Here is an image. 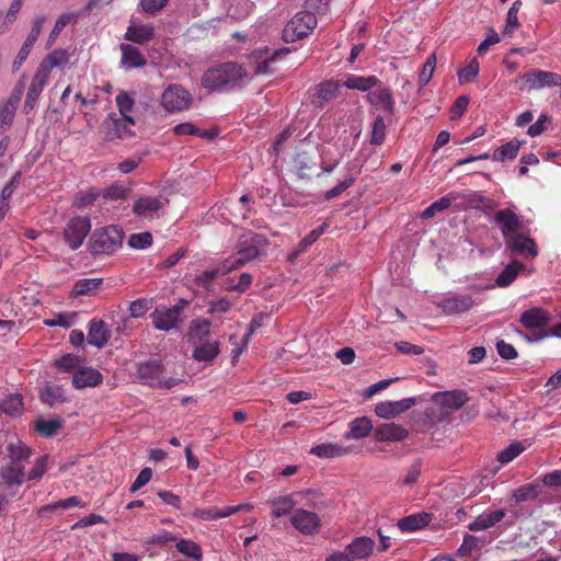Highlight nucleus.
I'll return each mask as SVG.
<instances>
[{
  "mask_svg": "<svg viewBox=\"0 0 561 561\" xmlns=\"http://www.w3.org/2000/svg\"><path fill=\"white\" fill-rule=\"evenodd\" d=\"M537 486L534 484H526L516 489L513 493V499L516 503L526 502L537 497Z\"/></svg>",
  "mask_w": 561,
  "mask_h": 561,
  "instance_id": "obj_59",
  "label": "nucleus"
},
{
  "mask_svg": "<svg viewBox=\"0 0 561 561\" xmlns=\"http://www.w3.org/2000/svg\"><path fill=\"white\" fill-rule=\"evenodd\" d=\"M480 66L478 59L472 58L468 65L458 70V79L460 83H468L473 81L479 75Z\"/></svg>",
  "mask_w": 561,
  "mask_h": 561,
  "instance_id": "obj_50",
  "label": "nucleus"
},
{
  "mask_svg": "<svg viewBox=\"0 0 561 561\" xmlns=\"http://www.w3.org/2000/svg\"><path fill=\"white\" fill-rule=\"evenodd\" d=\"M551 320V314L540 308L533 307L525 310L519 318L520 324L533 332V339L530 341H541L549 337V330L546 329Z\"/></svg>",
  "mask_w": 561,
  "mask_h": 561,
  "instance_id": "obj_6",
  "label": "nucleus"
},
{
  "mask_svg": "<svg viewBox=\"0 0 561 561\" xmlns=\"http://www.w3.org/2000/svg\"><path fill=\"white\" fill-rule=\"evenodd\" d=\"M192 101V94L180 84H170L161 95V105L169 113L187 110Z\"/></svg>",
  "mask_w": 561,
  "mask_h": 561,
  "instance_id": "obj_7",
  "label": "nucleus"
},
{
  "mask_svg": "<svg viewBox=\"0 0 561 561\" xmlns=\"http://www.w3.org/2000/svg\"><path fill=\"white\" fill-rule=\"evenodd\" d=\"M122 66L126 69L139 68L144 67L147 64L145 56L140 53V50L130 45V44H122Z\"/></svg>",
  "mask_w": 561,
  "mask_h": 561,
  "instance_id": "obj_24",
  "label": "nucleus"
},
{
  "mask_svg": "<svg viewBox=\"0 0 561 561\" xmlns=\"http://www.w3.org/2000/svg\"><path fill=\"white\" fill-rule=\"evenodd\" d=\"M373 548L374 541L368 537H358L346 547L354 561L368 557Z\"/></svg>",
  "mask_w": 561,
  "mask_h": 561,
  "instance_id": "obj_29",
  "label": "nucleus"
},
{
  "mask_svg": "<svg viewBox=\"0 0 561 561\" xmlns=\"http://www.w3.org/2000/svg\"><path fill=\"white\" fill-rule=\"evenodd\" d=\"M152 244L150 232L133 233L129 236L128 245L133 249L145 250Z\"/></svg>",
  "mask_w": 561,
  "mask_h": 561,
  "instance_id": "obj_56",
  "label": "nucleus"
},
{
  "mask_svg": "<svg viewBox=\"0 0 561 561\" xmlns=\"http://www.w3.org/2000/svg\"><path fill=\"white\" fill-rule=\"evenodd\" d=\"M386 138V123L381 116L375 119L371 130V144L380 145Z\"/></svg>",
  "mask_w": 561,
  "mask_h": 561,
  "instance_id": "obj_60",
  "label": "nucleus"
},
{
  "mask_svg": "<svg viewBox=\"0 0 561 561\" xmlns=\"http://www.w3.org/2000/svg\"><path fill=\"white\" fill-rule=\"evenodd\" d=\"M353 184H354V179L352 176L346 178V179L340 181L333 188L327 191L324 194V198L327 201L335 198V197L340 196L345 190H347Z\"/></svg>",
  "mask_w": 561,
  "mask_h": 561,
  "instance_id": "obj_61",
  "label": "nucleus"
},
{
  "mask_svg": "<svg viewBox=\"0 0 561 561\" xmlns=\"http://www.w3.org/2000/svg\"><path fill=\"white\" fill-rule=\"evenodd\" d=\"M153 31L154 30L151 24L130 25L127 28L125 37L130 42L145 44L152 38Z\"/></svg>",
  "mask_w": 561,
  "mask_h": 561,
  "instance_id": "obj_31",
  "label": "nucleus"
},
{
  "mask_svg": "<svg viewBox=\"0 0 561 561\" xmlns=\"http://www.w3.org/2000/svg\"><path fill=\"white\" fill-rule=\"evenodd\" d=\"M416 404V398L410 397L401 400L388 401V419L400 415Z\"/></svg>",
  "mask_w": 561,
  "mask_h": 561,
  "instance_id": "obj_48",
  "label": "nucleus"
},
{
  "mask_svg": "<svg viewBox=\"0 0 561 561\" xmlns=\"http://www.w3.org/2000/svg\"><path fill=\"white\" fill-rule=\"evenodd\" d=\"M111 337L110 330L105 322L100 319H92L88 328V343L98 348L104 347Z\"/></svg>",
  "mask_w": 561,
  "mask_h": 561,
  "instance_id": "obj_18",
  "label": "nucleus"
},
{
  "mask_svg": "<svg viewBox=\"0 0 561 561\" xmlns=\"http://www.w3.org/2000/svg\"><path fill=\"white\" fill-rule=\"evenodd\" d=\"M7 449L9 453L10 461L12 462L25 465L31 456L30 448L21 442L9 444Z\"/></svg>",
  "mask_w": 561,
  "mask_h": 561,
  "instance_id": "obj_42",
  "label": "nucleus"
},
{
  "mask_svg": "<svg viewBox=\"0 0 561 561\" xmlns=\"http://www.w3.org/2000/svg\"><path fill=\"white\" fill-rule=\"evenodd\" d=\"M436 61L437 60L435 54H432L427 57L426 61L424 62L419 75V84L421 88L425 87L433 77L436 67Z\"/></svg>",
  "mask_w": 561,
  "mask_h": 561,
  "instance_id": "obj_54",
  "label": "nucleus"
},
{
  "mask_svg": "<svg viewBox=\"0 0 561 561\" xmlns=\"http://www.w3.org/2000/svg\"><path fill=\"white\" fill-rule=\"evenodd\" d=\"M130 125L131 124H129L128 121H125L124 117H116L115 114H110L103 123V126L105 128V140L110 141L116 138H124L130 136Z\"/></svg>",
  "mask_w": 561,
  "mask_h": 561,
  "instance_id": "obj_16",
  "label": "nucleus"
},
{
  "mask_svg": "<svg viewBox=\"0 0 561 561\" xmlns=\"http://www.w3.org/2000/svg\"><path fill=\"white\" fill-rule=\"evenodd\" d=\"M339 92V84L332 81H327L318 85L314 94L312 95V105L321 108L325 103L335 99Z\"/></svg>",
  "mask_w": 561,
  "mask_h": 561,
  "instance_id": "obj_25",
  "label": "nucleus"
},
{
  "mask_svg": "<svg viewBox=\"0 0 561 561\" xmlns=\"http://www.w3.org/2000/svg\"><path fill=\"white\" fill-rule=\"evenodd\" d=\"M80 365V357L73 354L62 355L60 358L55 360V366L61 371H70L78 369Z\"/></svg>",
  "mask_w": 561,
  "mask_h": 561,
  "instance_id": "obj_58",
  "label": "nucleus"
},
{
  "mask_svg": "<svg viewBox=\"0 0 561 561\" xmlns=\"http://www.w3.org/2000/svg\"><path fill=\"white\" fill-rule=\"evenodd\" d=\"M124 231L121 227L111 225L96 230L91 237V252L98 254H111L123 242Z\"/></svg>",
  "mask_w": 561,
  "mask_h": 561,
  "instance_id": "obj_4",
  "label": "nucleus"
},
{
  "mask_svg": "<svg viewBox=\"0 0 561 561\" xmlns=\"http://www.w3.org/2000/svg\"><path fill=\"white\" fill-rule=\"evenodd\" d=\"M149 300L139 298L130 302L129 313L133 318H140L149 310Z\"/></svg>",
  "mask_w": 561,
  "mask_h": 561,
  "instance_id": "obj_63",
  "label": "nucleus"
},
{
  "mask_svg": "<svg viewBox=\"0 0 561 561\" xmlns=\"http://www.w3.org/2000/svg\"><path fill=\"white\" fill-rule=\"evenodd\" d=\"M317 26V19L309 11L297 12L285 25L283 39L286 43H295L309 36Z\"/></svg>",
  "mask_w": 561,
  "mask_h": 561,
  "instance_id": "obj_5",
  "label": "nucleus"
},
{
  "mask_svg": "<svg viewBox=\"0 0 561 561\" xmlns=\"http://www.w3.org/2000/svg\"><path fill=\"white\" fill-rule=\"evenodd\" d=\"M101 284L102 278H81L75 283L72 291L76 296L91 295Z\"/></svg>",
  "mask_w": 561,
  "mask_h": 561,
  "instance_id": "obj_43",
  "label": "nucleus"
},
{
  "mask_svg": "<svg viewBox=\"0 0 561 561\" xmlns=\"http://www.w3.org/2000/svg\"><path fill=\"white\" fill-rule=\"evenodd\" d=\"M348 432L344 435L347 439H360L366 437L373 430L371 421L366 417H356L350 425Z\"/></svg>",
  "mask_w": 561,
  "mask_h": 561,
  "instance_id": "obj_28",
  "label": "nucleus"
},
{
  "mask_svg": "<svg viewBox=\"0 0 561 561\" xmlns=\"http://www.w3.org/2000/svg\"><path fill=\"white\" fill-rule=\"evenodd\" d=\"M241 506H226L222 508L208 507L201 508L195 512V516L204 520H214L218 518L228 517L237 512H240Z\"/></svg>",
  "mask_w": 561,
  "mask_h": 561,
  "instance_id": "obj_34",
  "label": "nucleus"
},
{
  "mask_svg": "<svg viewBox=\"0 0 561 561\" xmlns=\"http://www.w3.org/2000/svg\"><path fill=\"white\" fill-rule=\"evenodd\" d=\"M310 453L320 458H334L347 453V448L337 444H319L311 448Z\"/></svg>",
  "mask_w": 561,
  "mask_h": 561,
  "instance_id": "obj_39",
  "label": "nucleus"
},
{
  "mask_svg": "<svg viewBox=\"0 0 561 561\" xmlns=\"http://www.w3.org/2000/svg\"><path fill=\"white\" fill-rule=\"evenodd\" d=\"M432 520V515L426 512L411 514L398 520L397 526L401 531H416L426 527Z\"/></svg>",
  "mask_w": 561,
  "mask_h": 561,
  "instance_id": "obj_23",
  "label": "nucleus"
},
{
  "mask_svg": "<svg viewBox=\"0 0 561 561\" xmlns=\"http://www.w3.org/2000/svg\"><path fill=\"white\" fill-rule=\"evenodd\" d=\"M394 347L397 352L404 355H421L424 353V348L416 344H411L405 341H400L394 343Z\"/></svg>",
  "mask_w": 561,
  "mask_h": 561,
  "instance_id": "obj_64",
  "label": "nucleus"
},
{
  "mask_svg": "<svg viewBox=\"0 0 561 561\" xmlns=\"http://www.w3.org/2000/svg\"><path fill=\"white\" fill-rule=\"evenodd\" d=\"M468 203L476 209H480L484 213L493 210L497 203L481 194L480 192H471L467 197Z\"/></svg>",
  "mask_w": 561,
  "mask_h": 561,
  "instance_id": "obj_41",
  "label": "nucleus"
},
{
  "mask_svg": "<svg viewBox=\"0 0 561 561\" xmlns=\"http://www.w3.org/2000/svg\"><path fill=\"white\" fill-rule=\"evenodd\" d=\"M176 549L183 553L184 556L194 559L195 561H202L203 552L201 547L190 540V539H180L176 541Z\"/></svg>",
  "mask_w": 561,
  "mask_h": 561,
  "instance_id": "obj_46",
  "label": "nucleus"
},
{
  "mask_svg": "<svg viewBox=\"0 0 561 561\" xmlns=\"http://www.w3.org/2000/svg\"><path fill=\"white\" fill-rule=\"evenodd\" d=\"M458 197H459L458 193L451 192V193L438 198L431 205H432L433 209L436 211V214L443 213L444 210L448 209L451 206L453 202H455Z\"/></svg>",
  "mask_w": 561,
  "mask_h": 561,
  "instance_id": "obj_62",
  "label": "nucleus"
},
{
  "mask_svg": "<svg viewBox=\"0 0 561 561\" xmlns=\"http://www.w3.org/2000/svg\"><path fill=\"white\" fill-rule=\"evenodd\" d=\"M193 357L198 362H211L219 354L218 341H201L193 343Z\"/></svg>",
  "mask_w": 561,
  "mask_h": 561,
  "instance_id": "obj_26",
  "label": "nucleus"
},
{
  "mask_svg": "<svg viewBox=\"0 0 561 561\" xmlns=\"http://www.w3.org/2000/svg\"><path fill=\"white\" fill-rule=\"evenodd\" d=\"M520 146L522 141H519L518 139H513L499 147L493 152L492 159L494 161L513 160L517 157Z\"/></svg>",
  "mask_w": 561,
  "mask_h": 561,
  "instance_id": "obj_38",
  "label": "nucleus"
},
{
  "mask_svg": "<svg viewBox=\"0 0 561 561\" xmlns=\"http://www.w3.org/2000/svg\"><path fill=\"white\" fill-rule=\"evenodd\" d=\"M1 478L7 484H21L24 481V463L9 461L1 469Z\"/></svg>",
  "mask_w": 561,
  "mask_h": 561,
  "instance_id": "obj_33",
  "label": "nucleus"
},
{
  "mask_svg": "<svg viewBox=\"0 0 561 561\" xmlns=\"http://www.w3.org/2000/svg\"><path fill=\"white\" fill-rule=\"evenodd\" d=\"M247 76L234 62H224L207 69L202 76V85L211 92H225L239 85Z\"/></svg>",
  "mask_w": 561,
  "mask_h": 561,
  "instance_id": "obj_1",
  "label": "nucleus"
},
{
  "mask_svg": "<svg viewBox=\"0 0 561 561\" xmlns=\"http://www.w3.org/2000/svg\"><path fill=\"white\" fill-rule=\"evenodd\" d=\"M473 306V299L468 295L454 296L444 298L438 307L446 313H461L466 312Z\"/></svg>",
  "mask_w": 561,
  "mask_h": 561,
  "instance_id": "obj_22",
  "label": "nucleus"
},
{
  "mask_svg": "<svg viewBox=\"0 0 561 561\" xmlns=\"http://www.w3.org/2000/svg\"><path fill=\"white\" fill-rule=\"evenodd\" d=\"M290 522L295 529L307 536L316 534L321 527L320 517L316 513L304 508L294 511Z\"/></svg>",
  "mask_w": 561,
  "mask_h": 561,
  "instance_id": "obj_12",
  "label": "nucleus"
},
{
  "mask_svg": "<svg viewBox=\"0 0 561 561\" xmlns=\"http://www.w3.org/2000/svg\"><path fill=\"white\" fill-rule=\"evenodd\" d=\"M524 446L519 442L512 443L508 447L504 448L497 454V461L505 465L517 458L523 451Z\"/></svg>",
  "mask_w": 561,
  "mask_h": 561,
  "instance_id": "obj_49",
  "label": "nucleus"
},
{
  "mask_svg": "<svg viewBox=\"0 0 561 561\" xmlns=\"http://www.w3.org/2000/svg\"><path fill=\"white\" fill-rule=\"evenodd\" d=\"M506 515L504 510H495L484 512L479 515L473 522L468 525V528L471 531H481L493 527L495 524L500 523Z\"/></svg>",
  "mask_w": 561,
  "mask_h": 561,
  "instance_id": "obj_21",
  "label": "nucleus"
},
{
  "mask_svg": "<svg viewBox=\"0 0 561 561\" xmlns=\"http://www.w3.org/2000/svg\"><path fill=\"white\" fill-rule=\"evenodd\" d=\"M437 398L443 407L454 410L460 409L469 400L467 393L462 390L446 391L437 394Z\"/></svg>",
  "mask_w": 561,
  "mask_h": 561,
  "instance_id": "obj_30",
  "label": "nucleus"
},
{
  "mask_svg": "<svg viewBox=\"0 0 561 561\" xmlns=\"http://www.w3.org/2000/svg\"><path fill=\"white\" fill-rule=\"evenodd\" d=\"M522 80L527 84L529 90L561 85V76L559 73L540 69L525 73Z\"/></svg>",
  "mask_w": 561,
  "mask_h": 561,
  "instance_id": "obj_11",
  "label": "nucleus"
},
{
  "mask_svg": "<svg viewBox=\"0 0 561 561\" xmlns=\"http://www.w3.org/2000/svg\"><path fill=\"white\" fill-rule=\"evenodd\" d=\"M91 230V221L87 216L71 218L65 230L64 239L72 250L80 248Z\"/></svg>",
  "mask_w": 561,
  "mask_h": 561,
  "instance_id": "obj_8",
  "label": "nucleus"
},
{
  "mask_svg": "<svg viewBox=\"0 0 561 561\" xmlns=\"http://www.w3.org/2000/svg\"><path fill=\"white\" fill-rule=\"evenodd\" d=\"M129 193V188L122 183H113L102 192V196L110 201L125 199Z\"/></svg>",
  "mask_w": 561,
  "mask_h": 561,
  "instance_id": "obj_53",
  "label": "nucleus"
},
{
  "mask_svg": "<svg viewBox=\"0 0 561 561\" xmlns=\"http://www.w3.org/2000/svg\"><path fill=\"white\" fill-rule=\"evenodd\" d=\"M524 264L518 261L511 262L496 277V285L500 287H506L511 285L516 279L519 272L524 270Z\"/></svg>",
  "mask_w": 561,
  "mask_h": 561,
  "instance_id": "obj_37",
  "label": "nucleus"
},
{
  "mask_svg": "<svg viewBox=\"0 0 561 561\" xmlns=\"http://www.w3.org/2000/svg\"><path fill=\"white\" fill-rule=\"evenodd\" d=\"M61 424L60 420H41L36 422L35 428L42 436L51 437L61 427Z\"/></svg>",
  "mask_w": 561,
  "mask_h": 561,
  "instance_id": "obj_55",
  "label": "nucleus"
},
{
  "mask_svg": "<svg viewBox=\"0 0 561 561\" xmlns=\"http://www.w3.org/2000/svg\"><path fill=\"white\" fill-rule=\"evenodd\" d=\"M100 196V191L96 187H91L88 191H81L76 194L73 199V206L87 207L92 205Z\"/></svg>",
  "mask_w": 561,
  "mask_h": 561,
  "instance_id": "obj_52",
  "label": "nucleus"
},
{
  "mask_svg": "<svg viewBox=\"0 0 561 561\" xmlns=\"http://www.w3.org/2000/svg\"><path fill=\"white\" fill-rule=\"evenodd\" d=\"M376 82L377 80L375 77L350 76L344 81V85L347 89L369 91L375 87Z\"/></svg>",
  "mask_w": 561,
  "mask_h": 561,
  "instance_id": "obj_45",
  "label": "nucleus"
},
{
  "mask_svg": "<svg viewBox=\"0 0 561 561\" xmlns=\"http://www.w3.org/2000/svg\"><path fill=\"white\" fill-rule=\"evenodd\" d=\"M134 99L127 92H119L116 96V105L122 117L129 124H135L134 118L129 115L134 107Z\"/></svg>",
  "mask_w": 561,
  "mask_h": 561,
  "instance_id": "obj_44",
  "label": "nucleus"
},
{
  "mask_svg": "<svg viewBox=\"0 0 561 561\" xmlns=\"http://www.w3.org/2000/svg\"><path fill=\"white\" fill-rule=\"evenodd\" d=\"M41 400L49 407H55L66 401L65 391L61 386L46 385L39 391Z\"/></svg>",
  "mask_w": 561,
  "mask_h": 561,
  "instance_id": "obj_32",
  "label": "nucleus"
},
{
  "mask_svg": "<svg viewBox=\"0 0 561 561\" xmlns=\"http://www.w3.org/2000/svg\"><path fill=\"white\" fill-rule=\"evenodd\" d=\"M520 8H522V1L516 0L513 2L511 8L508 9L507 15H506V23L502 31L503 35L512 36L515 33V31L519 27L520 24L518 22L517 14H518Z\"/></svg>",
  "mask_w": 561,
  "mask_h": 561,
  "instance_id": "obj_40",
  "label": "nucleus"
},
{
  "mask_svg": "<svg viewBox=\"0 0 561 561\" xmlns=\"http://www.w3.org/2000/svg\"><path fill=\"white\" fill-rule=\"evenodd\" d=\"M87 504L79 496H70L42 507V511L56 508L85 507Z\"/></svg>",
  "mask_w": 561,
  "mask_h": 561,
  "instance_id": "obj_57",
  "label": "nucleus"
},
{
  "mask_svg": "<svg viewBox=\"0 0 561 561\" xmlns=\"http://www.w3.org/2000/svg\"><path fill=\"white\" fill-rule=\"evenodd\" d=\"M164 367L159 359H149L140 362L137 365V377L146 385L163 389H171L179 383L176 378H165L163 376Z\"/></svg>",
  "mask_w": 561,
  "mask_h": 561,
  "instance_id": "obj_3",
  "label": "nucleus"
},
{
  "mask_svg": "<svg viewBox=\"0 0 561 561\" xmlns=\"http://www.w3.org/2000/svg\"><path fill=\"white\" fill-rule=\"evenodd\" d=\"M296 505V501L291 494L278 496L271 500L272 516L280 518L290 514Z\"/></svg>",
  "mask_w": 561,
  "mask_h": 561,
  "instance_id": "obj_35",
  "label": "nucleus"
},
{
  "mask_svg": "<svg viewBox=\"0 0 561 561\" xmlns=\"http://www.w3.org/2000/svg\"><path fill=\"white\" fill-rule=\"evenodd\" d=\"M494 222L499 226L504 240L519 232L523 228L520 217L511 208L500 209L494 214Z\"/></svg>",
  "mask_w": 561,
  "mask_h": 561,
  "instance_id": "obj_13",
  "label": "nucleus"
},
{
  "mask_svg": "<svg viewBox=\"0 0 561 561\" xmlns=\"http://www.w3.org/2000/svg\"><path fill=\"white\" fill-rule=\"evenodd\" d=\"M69 55L65 49H55L49 53L39 64L38 69L43 72L50 75L55 67L64 66L68 62Z\"/></svg>",
  "mask_w": 561,
  "mask_h": 561,
  "instance_id": "obj_27",
  "label": "nucleus"
},
{
  "mask_svg": "<svg viewBox=\"0 0 561 561\" xmlns=\"http://www.w3.org/2000/svg\"><path fill=\"white\" fill-rule=\"evenodd\" d=\"M76 20L75 13H62L57 21L55 22V25L48 36L47 44L53 45L60 32L71 22Z\"/></svg>",
  "mask_w": 561,
  "mask_h": 561,
  "instance_id": "obj_51",
  "label": "nucleus"
},
{
  "mask_svg": "<svg viewBox=\"0 0 561 561\" xmlns=\"http://www.w3.org/2000/svg\"><path fill=\"white\" fill-rule=\"evenodd\" d=\"M162 207L161 198L142 195L134 202L133 211L140 218L152 219Z\"/></svg>",
  "mask_w": 561,
  "mask_h": 561,
  "instance_id": "obj_15",
  "label": "nucleus"
},
{
  "mask_svg": "<svg viewBox=\"0 0 561 561\" xmlns=\"http://www.w3.org/2000/svg\"><path fill=\"white\" fill-rule=\"evenodd\" d=\"M233 265L230 264V262H227L226 260L222 261L218 266L208 268L197 275L195 277V284L197 286H201L205 289H208L214 282L219 276L226 275L227 273H230L233 271Z\"/></svg>",
  "mask_w": 561,
  "mask_h": 561,
  "instance_id": "obj_20",
  "label": "nucleus"
},
{
  "mask_svg": "<svg viewBox=\"0 0 561 561\" xmlns=\"http://www.w3.org/2000/svg\"><path fill=\"white\" fill-rule=\"evenodd\" d=\"M505 243L514 254H525L530 257H535L538 254L537 245L534 239L519 232L506 239Z\"/></svg>",
  "mask_w": 561,
  "mask_h": 561,
  "instance_id": "obj_17",
  "label": "nucleus"
},
{
  "mask_svg": "<svg viewBox=\"0 0 561 561\" xmlns=\"http://www.w3.org/2000/svg\"><path fill=\"white\" fill-rule=\"evenodd\" d=\"M210 321L207 319H197L191 322L188 339L192 343L209 340Z\"/></svg>",
  "mask_w": 561,
  "mask_h": 561,
  "instance_id": "obj_36",
  "label": "nucleus"
},
{
  "mask_svg": "<svg viewBox=\"0 0 561 561\" xmlns=\"http://www.w3.org/2000/svg\"><path fill=\"white\" fill-rule=\"evenodd\" d=\"M102 382V375L92 367H79L72 377V385L77 389L95 387Z\"/></svg>",
  "mask_w": 561,
  "mask_h": 561,
  "instance_id": "obj_19",
  "label": "nucleus"
},
{
  "mask_svg": "<svg viewBox=\"0 0 561 561\" xmlns=\"http://www.w3.org/2000/svg\"><path fill=\"white\" fill-rule=\"evenodd\" d=\"M22 405V397L18 393H11L0 402V410L9 415L16 416L21 413Z\"/></svg>",
  "mask_w": 561,
  "mask_h": 561,
  "instance_id": "obj_47",
  "label": "nucleus"
},
{
  "mask_svg": "<svg viewBox=\"0 0 561 561\" xmlns=\"http://www.w3.org/2000/svg\"><path fill=\"white\" fill-rule=\"evenodd\" d=\"M46 22V16L44 14L36 15L33 21V25L31 28V32L28 33L27 37L25 38L22 47L20 48L15 59L12 64L13 71H16L21 68L23 62L27 59L32 47L34 46L35 42L37 41L43 25Z\"/></svg>",
  "mask_w": 561,
  "mask_h": 561,
  "instance_id": "obj_10",
  "label": "nucleus"
},
{
  "mask_svg": "<svg viewBox=\"0 0 561 561\" xmlns=\"http://www.w3.org/2000/svg\"><path fill=\"white\" fill-rule=\"evenodd\" d=\"M186 305L187 301L182 299L179 304L170 308L156 309L150 314L153 327L157 330L167 332L174 329L178 325L180 316Z\"/></svg>",
  "mask_w": 561,
  "mask_h": 561,
  "instance_id": "obj_9",
  "label": "nucleus"
},
{
  "mask_svg": "<svg viewBox=\"0 0 561 561\" xmlns=\"http://www.w3.org/2000/svg\"><path fill=\"white\" fill-rule=\"evenodd\" d=\"M267 245V239L263 234L254 233L252 231L244 232L240 236L236 253L226 259L237 270L244 265L247 262L256 259L261 254V250Z\"/></svg>",
  "mask_w": 561,
  "mask_h": 561,
  "instance_id": "obj_2",
  "label": "nucleus"
},
{
  "mask_svg": "<svg viewBox=\"0 0 561 561\" xmlns=\"http://www.w3.org/2000/svg\"><path fill=\"white\" fill-rule=\"evenodd\" d=\"M48 79L49 76L37 68L32 78L24 101V110L26 112L32 111L36 106L37 100L41 93L43 92L44 88L46 87Z\"/></svg>",
  "mask_w": 561,
  "mask_h": 561,
  "instance_id": "obj_14",
  "label": "nucleus"
}]
</instances>
